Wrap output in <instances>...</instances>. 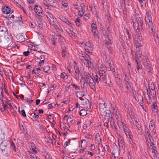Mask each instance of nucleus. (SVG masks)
Segmentation results:
<instances>
[{
  "label": "nucleus",
  "instance_id": "1",
  "mask_svg": "<svg viewBox=\"0 0 159 159\" xmlns=\"http://www.w3.org/2000/svg\"><path fill=\"white\" fill-rule=\"evenodd\" d=\"M93 77L94 80L97 83L100 82L107 84L108 78L106 68L104 67L99 68L98 72L94 75Z\"/></svg>",
  "mask_w": 159,
  "mask_h": 159
},
{
  "label": "nucleus",
  "instance_id": "2",
  "mask_svg": "<svg viewBox=\"0 0 159 159\" xmlns=\"http://www.w3.org/2000/svg\"><path fill=\"white\" fill-rule=\"evenodd\" d=\"M90 88L93 90L96 89L94 81L91 75L89 72H85L84 76Z\"/></svg>",
  "mask_w": 159,
  "mask_h": 159
},
{
  "label": "nucleus",
  "instance_id": "3",
  "mask_svg": "<svg viewBox=\"0 0 159 159\" xmlns=\"http://www.w3.org/2000/svg\"><path fill=\"white\" fill-rule=\"evenodd\" d=\"M2 153L5 156H7L10 152L9 148L7 146L6 141H2L0 145Z\"/></svg>",
  "mask_w": 159,
  "mask_h": 159
},
{
  "label": "nucleus",
  "instance_id": "4",
  "mask_svg": "<svg viewBox=\"0 0 159 159\" xmlns=\"http://www.w3.org/2000/svg\"><path fill=\"white\" fill-rule=\"evenodd\" d=\"M7 29L4 26H2L0 27V37H4L6 39H11L12 36L10 34L8 35V37L7 36V34H8Z\"/></svg>",
  "mask_w": 159,
  "mask_h": 159
},
{
  "label": "nucleus",
  "instance_id": "5",
  "mask_svg": "<svg viewBox=\"0 0 159 159\" xmlns=\"http://www.w3.org/2000/svg\"><path fill=\"white\" fill-rule=\"evenodd\" d=\"M43 3L49 9V7L48 5L52 6L56 8H57L58 4L55 0H44Z\"/></svg>",
  "mask_w": 159,
  "mask_h": 159
},
{
  "label": "nucleus",
  "instance_id": "6",
  "mask_svg": "<svg viewBox=\"0 0 159 159\" xmlns=\"http://www.w3.org/2000/svg\"><path fill=\"white\" fill-rule=\"evenodd\" d=\"M148 15H147V18L145 17V21L146 24V28L148 30L149 32L151 31L152 32H154L155 30L154 26L152 25V23L151 21H150V19L148 18Z\"/></svg>",
  "mask_w": 159,
  "mask_h": 159
},
{
  "label": "nucleus",
  "instance_id": "7",
  "mask_svg": "<svg viewBox=\"0 0 159 159\" xmlns=\"http://www.w3.org/2000/svg\"><path fill=\"white\" fill-rule=\"evenodd\" d=\"M144 134L145 136V138L147 141L148 142H150L151 144L153 145L154 144L152 142L151 140V138H152V136L150 134L149 132V130L148 129V128L146 127L145 128V131L144 133Z\"/></svg>",
  "mask_w": 159,
  "mask_h": 159
},
{
  "label": "nucleus",
  "instance_id": "8",
  "mask_svg": "<svg viewBox=\"0 0 159 159\" xmlns=\"http://www.w3.org/2000/svg\"><path fill=\"white\" fill-rule=\"evenodd\" d=\"M91 27L93 35L94 36L97 35L98 34V31L96 24L93 23H92L91 25Z\"/></svg>",
  "mask_w": 159,
  "mask_h": 159
},
{
  "label": "nucleus",
  "instance_id": "9",
  "mask_svg": "<svg viewBox=\"0 0 159 159\" xmlns=\"http://www.w3.org/2000/svg\"><path fill=\"white\" fill-rule=\"evenodd\" d=\"M34 11L37 15L41 16L42 15V10L40 6H35L34 7Z\"/></svg>",
  "mask_w": 159,
  "mask_h": 159
},
{
  "label": "nucleus",
  "instance_id": "10",
  "mask_svg": "<svg viewBox=\"0 0 159 159\" xmlns=\"http://www.w3.org/2000/svg\"><path fill=\"white\" fill-rule=\"evenodd\" d=\"M133 27L136 33L139 34L140 32V29L139 23L137 21L133 22Z\"/></svg>",
  "mask_w": 159,
  "mask_h": 159
},
{
  "label": "nucleus",
  "instance_id": "11",
  "mask_svg": "<svg viewBox=\"0 0 159 159\" xmlns=\"http://www.w3.org/2000/svg\"><path fill=\"white\" fill-rule=\"evenodd\" d=\"M81 81H83V84L81 85V87L84 89H86L87 88L88 84L87 83V82L85 80L84 77L83 76H82L81 77Z\"/></svg>",
  "mask_w": 159,
  "mask_h": 159
},
{
  "label": "nucleus",
  "instance_id": "12",
  "mask_svg": "<svg viewBox=\"0 0 159 159\" xmlns=\"http://www.w3.org/2000/svg\"><path fill=\"white\" fill-rule=\"evenodd\" d=\"M138 57V55L135 53V56H134V57L135 58L134 60L137 65V69L138 70L141 69L142 66L140 65V62H139V60Z\"/></svg>",
  "mask_w": 159,
  "mask_h": 159
},
{
  "label": "nucleus",
  "instance_id": "13",
  "mask_svg": "<svg viewBox=\"0 0 159 159\" xmlns=\"http://www.w3.org/2000/svg\"><path fill=\"white\" fill-rule=\"evenodd\" d=\"M100 102L99 103V109L100 111H104V109L106 108L105 102L103 100L101 99Z\"/></svg>",
  "mask_w": 159,
  "mask_h": 159
},
{
  "label": "nucleus",
  "instance_id": "14",
  "mask_svg": "<svg viewBox=\"0 0 159 159\" xmlns=\"http://www.w3.org/2000/svg\"><path fill=\"white\" fill-rule=\"evenodd\" d=\"M26 36L24 34H21L17 35H16V38H17L18 42H24L25 40V36Z\"/></svg>",
  "mask_w": 159,
  "mask_h": 159
},
{
  "label": "nucleus",
  "instance_id": "15",
  "mask_svg": "<svg viewBox=\"0 0 159 159\" xmlns=\"http://www.w3.org/2000/svg\"><path fill=\"white\" fill-rule=\"evenodd\" d=\"M2 11L4 14H8L11 11V8L8 6H5L2 7Z\"/></svg>",
  "mask_w": 159,
  "mask_h": 159
},
{
  "label": "nucleus",
  "instance_id": "16",
  "mask_svg": "<svg viewBox=\"0 0 159 159\" xmlns=\"http://www.w3.org/2000/svg\"><path fill=\"white\" fill-rule=\"evenodd\" d=\"M138 101L139 102L140 105L142 107V108L144 109V107L143 106V104L144 102L143 100V97L141 95H138Z\"/></svg>",
  "mask_w": 159,
  "mask_h": 159
},
{
  "label": "nucleus",
  "instance_id": "17",
  "mask_svg": "<svg viewBox=\"0 0 159 159\" xmlns=\"http://www.w3.org/2000/svg\"><path fill=\"white\" fill-rule=\"evenodd\" d=\"M92 5V7L91 9V11L93 10L92 13L94 15H98V7L97 6H95L94 4Z\"/></svg>",
  "mask_w": 159,
  "mask_h": 159
},
{
  "label": "nucleus",
  "instance_id": "18",
  "mask_svg": "<svg viewBox=\"0 0 159 159\" xmlns=\"http://www.w3.org/2000/svg\"><path fill=\"white\" fill-rule=\"evenodd\" d=\"M87 67H88L89 69H91V67L93 65V63L91 62L90 60H88L84 61L83 63Z\"/></svg>",
  "mask_w": 159,
  "mask_h": 159
},
{
  "label": "nucleus",
  "instance_id": "19",
  "mask_svg": "<svg viewBox=\"0 0 159 159\" xmlns=\"http://www.w3.org/2000/svg\"><path fill=\"white\" fill-rule=\"evenodd\" d=\"M118 141L119 149L122 150L124 146V142L123 141V139H118Z\"/></svg>",
  "mask_w": 159,
  "mask_h": 159
},
{
  "label": "nucleus",
  "instance_id": "20",
  "mask_svg": "<svg viewBox=\"0 0 159 159\" xmlns=\"http://www.w3.org/2000/svg\"><path fill=\"white\" fill-rule=\"evenodd\" d=\"M103 39L104 40V42L105 45H108L111 44V40L108 36L105 38H103Z\"/></svg>",
  "mask_w": 159,
  "mask_h": 159
},
{
  "label": "nucleus",
  "instance_id": "21",
  "mask_svg": "<svg viewBox=\"0 0 159 159\" xmlns=\"http://www.w3.org/2000/svg\"><path fill=\"white\" fill-rule=\"evenodd\" d=\"M125 81V84L126 85V88L127 89H130L131 88V83L130 81V79H126L125 80H124Z\"/></svg>",
  "mask_w": 159,
  "mask_h": 159
},
{
  "label": "nucleus",
  "instance_id": "22",
  "mask_svg": "<svg viewBox=\"0 0 159 159\" xmlns=\"http://www.w3.org/2000/svg\"><path fill=\"white\" fill-rule=\"evenodd\" d=\"M138 20L139 22L140 25L141 26V29L142 31H143V20L144 18L142 17H139Z\"/></svg>",
  "mask_w": 159,
  "mask_h": 159
},
{
  "label": "nucleus",
  "instance_id": "23",
  "mask_svg": "<svg viewBox=\"0 0 159 159\" xmlns=\"http://www.w3.org/2000/svg\"><path fill=\"white\" fill-rule=\"evenodd\" d=\"M150 151L152 152V155L153 157L154 158H157V151L156 150V149L154 148L153 147H152V148L150 149Z\"/></svg>",
  "mask_w": 159,
  "mask_h": 159
},
{
  "label": "nucleus",
  "instance_id": "24",
  "mask_svg": "<svg viewBox=\"0 0 159 159\" xmlns=\"http://www.w3.org/2000/svg\"><path fill=\"white\" fill-rule=\"evenodd\" d=\"M148 61L149 60L148 59H146V62L145 63L144 65H145L146 68L149 70L148 71L150 72L151 68V64L148 62Z\"/></svg>",
  "mask_w": 159,
  "mask_h": 159
},
{
  "label": "nucleus",
  "instance_id": "25",
  "mask_svg": "<svg viewBox=\"0 0 159 159\" xmlns=\"http://www.w3.org/2000/svg\"><path fill=\"white\" fill-rule=\"evenodd\" d=\"M117 83L120 90L121 92H122L124 90L123 86L120 78H119V80L117 81Z\"/></svg>",
  "mask_w": 159,
  "mask_h": 159
},
{
  "label": "nucleus",
  "instance_id": "26",
  "mask_svg": "<svg viewBox=\"0 0 159 159\" xmlns=\"http://www.w3.org/2000/svg\"><path fill=\"white\" fill-rule=\"evenodd\" d=\"M152 111L153 112L156 113L157 111V104L156 102H154L152 106Z\"/></svg>",
  "mask_w": 159,
  "mask_h": 159
},
{
  "label": "nucleus",
  "instance_id": "27",
  "mask_svg": "<svg viewBox=\"0 0 159 159\" xmlns=\"http://www.w3.org/2000/svg\"><path fill=\"white\" fill-rule=\"evenodd\" d=\"M149 128L150 130L152 131H153L155 128V125L154 122H153V120H151L150 121V123L149 125Z\"/></svg>",
  "mask_w": 159,
  "mask_h": 159
},
{
  "label": "nucleus",
  "instance_id": "28",
  "mask_svg": "<svg viewBox=\"0 0 159 159\" xmlns=\"http://www.w3.org/2000/svg\"><path fill=\"white\" fill-rule=\"evenodd\" d=\"M116 118L117 120L118 123L122 121L121 116L119 113L116 112Z\"/></svg>",
  "mask_w": 159,
  "mask_h": 159
},
{
  "label": "nucleus",
  "instance_id": "29",
  "mask_svg": "<svg viewBox=\"0 0 159 159\" xmlns=\"http://www.w3.org/2000/svg\"><path fill=\"white\" fill-rule=\"evenodd\" d=\"M62 55L63 57H65L66 56L67 52L66 50V48L64 46L62 47Z\"/></svg>",
  "mask_w": 159,
  "mask_h": 159
},
{
  "label": "nucleus",
  "instance_id": "30",
  "mask_svg": "<svg viewBox=\"0 0 159 159\" xmlns=\"http://www.w3.org/2000/svg\"><path fill=\"white\" fill-rule=\"evenodd\" d=\"M46 15L47 18L49 20V21L52 20V19L54 18L53 15L49 12H47L46 14Z\"/></svg>",
  "mask_w": 159,
  "mask_h": 159
},
{
  "label": "nucleus",
  "instance_id": "31",
  "mask_svg": "<svg viewBox=\"0 0 159 159\" xmlns=\"http://www.w3.org/2000/svg\"><path fill=\"white\" fill-rule=\"evenodd\" d=\"M134 43L136 45L137 48H139L140 47H142L143 45L141 42L139 41V42L137 40L134 41Z\"/></svg>",
  "mask_w": 159,
  "mask_h": 159
},
{
  "label": "nucleus",
  "instance_id": "32",
  "mask_svg": "<svg viewBox=\"0 0 159 159\" xmlns=\"http://www.w3.org/2000/svg\"><path fill=\"white\" fill-rule=\"evenodd\" d=\"M110 124L111 127L114 129V131H116L117 128L116 126L115 121H111L110 122Z\"/></svg>",
  "mask_w": 159,
  "mask_h": 159
},
{
  "label": "nucleus",
  "instance_id": "33",
  "mask_svg": "<svg viewBox=\"0 0 159 159\" xmlns=\"http://www.w3.org/2000/svg\"><path fill=\"white\" fill-rule=\"evenodd\" d=\"M80 17H77L75 20V23L76 26L78 27H80L81 25V23L80 22Z\"/></svg>",
  "mask_w": 159,
  "mask_h": 159
},
{
  "label": "nucleus",
  "instance_id": "34",
  "mask_svg": "<svg viewBox=\"0 0 159 159\" xmlns=\"http://www.w3.org/2000/svg\"><path fill=\"white\" fill-rule=\"evenodd\" d=\"M36 113L37 114H38L37 111H36V109L34 111V116L33 117V120L34 121L38 119V118L39 117V114H36Z\"/></svg>",
  "mask_w": 159,
  "mask_h": 159
},
{
  "label": "nucleus",
  "instance_id": "35",
  "mask_svg": "<svg viewBox=\"0 0 159 159\" xmlns=\"http://www.w3.org/2000/svg\"><path fill=\"white\" fill-rule=\"evenodd\" d=\"M49 21L51 24L53 26L58 22L56 20V18H55L52 19L50 20Z\"/></svg>",
  "mask_w": 159,
  "mask_h": 159
},
{
  "label": "nucleus",
  "instance_id": "36",
  "mask_svg": "<svg viewBox=\"0 0 159 159\" xmlns=\"http://www.w3.org/2000/svg\"><path fill=\"white\" fill-rule=\"evenodd\" d=\"M11 148L13 150H14L15 152L16 151V147L15 146V143L12 142H10Z\"/></svg>",
  "mask_w": 159,
  "mask_h": 159
},
{
  "label": "nucleus",
  "instance_id": "37",
  "mask_svg": "<svg viewBox=\"0 0 159 159\" xmlns=\"http://www.w3.org/2000/svg\"><path fill=\"white\" fill-rule=\"evenodd\" d=\"M92 47H90L89 46H86L85 47V49L87 52H89L90 53H91V51L92 50Z\"/></svg>",
  "mask_w": 159,
  "mask_h": 159
},
{
  "label": "nucleus",
  "instance_id": "38",
  "mask_svg": "<svg viewBox=\"0 0 159 159\" xmlns=\"http://www.w3.org/2000/svg\"><path fill=\"white\" fill-rule=\"evenodd\" d=\"M87 114L86 111L85 109H82L80 111V115L82 116H86Z\"/></svg>",
  "mask_w": 159,
  "mask_h": 159
},
{
  "label": "nucleus",
  "instance_id": "39",
  "mask_svg": "<svg viewBox=\"0 0 159 159\" xmlns=\"http://www.w3.org/2000/svg\"><path fill=\"white\" fill-rule=\"evenodd\" d=\"M80 99L81 100V103L83 105H85L87 104V100L88 101L89 100L85 98L84 99L82 97L80 98Z\"/></svg>",
  "mask_w": 159,
  "mask_h": 159
},
{
  "label": "nucleus",
  "instance_id": "40",
  "mask_svg": "<svg viewBox=\"0 0 159 159\" xmlns=\"http://www.w3.org/2000/svg\"><path fill=\"white\" fill-rule=\"evenodd\" d=\"M5 135L4 134H0V142L1 141H5L7 142V141L5 140Z\"/></svg>",
  "mask_w": 159,
  "mask_h": 159
},
{
  "label": "nucleus",
  "instance_id": "41",
  "mask_svg": "<svg viewBox=\"0 0 159 159\" xmlns=\"http://www.w3.org/2000/svg\"><path fill=\"white\" fill-rule=\"evenodd\" d=\"M53 26L55 28L57 29L58 30L60 31L62 30V28L61 27L58 22L57 23V24H56V25H54Z\"/></svg>",
  "mask_w": 159,
  "mask_h": 159
},
{
  "label": "nucleus",
  "instance_id": "42",
  "mask_svg": "<svg viewBox=\"0 0 159 159\" xmlns=\"http://www.w3.org/2000/svg\"><path fill=\"white\" fill-rule=\"evenodd\" d=\"M95 143L98 145L100 144L102 142L101 138H95Z\"/></svg>",
  "mask_w": 159,
  "mask_h": 159
},
{
  "label": "nucleus",
  "instance_id": "43",
  "mask_svg": "<svg viewBox=\"0 0 159 159\" xmlns=\"http://www.w3.org/2000/svg\"><path fill=\"white\" fill-rule=\"evenodd\" d=\"M118 125L120 129L121 128L123 129L124 127V126L126 124L125 123H124L123 122L121 121L120 122H118Z\"/></svg>",
  "mask_w": 159,
  "mask_h": 159
},
{
  "label": "nucleus",
  "instance_id": "44",
  "mask_svg": "<svg viewBox=\"0 0 159 159\" xmlns=\"http://www.w3.org/2000/svg\"><path fill=\"white\" fill-rule=\"evenodd\" d=\"M140 2V4H141L142 7H143V6H146V1L145 0H138Z\"/></svg>",
  "mask_w": 159,
  "mask_h": 159
},
{
  "label": "nucleus",
  "instance_id": "45",
  "mask_svg": "<svg viewBox=\"0 0 159 159\" xmlns=\"http://www.w3.org/2000/svg\"><path fill=\"white\" fill-rule=\"evenodd\" d=\"M59 18L60 19L64 22L66 23L67 19L65 17L63 16H59Z\"/></svg>",
  "mask_w": 159,
  "mask_h": 159
},
{
  "label": "nucleus",
  "instance_id": "46",
  "mask_svg": "<svg viewBox=\"0 0 159 159\" xmlns=\"http://www.w3.org/2000/svg\"><path fill=\"white\" fill-rule=\"evenodd\" d=\"M2 102L3 103V104L2 105L3 107L5 109H7L8 107L7 104V102L5 101H3Z\"/></svg>",
  "mask_w": 159,
  "mask_h": 159
},
{
  "label": "nucleus",
  "instance_id": "47",
  "mask_svg": "<svg viewBox=\"0 0 159 159\" xmlns=\"http://www.w3.org/2000/svg\"><path fill=\"white\" fill-rule=\"evenodd\" d=\"M50 69V68L49 66H44L43 67V70L45 73H47Z\"/></svg>",
  "mask_w": 159,
  "mask_h": 159
},
{
  "label": "nucleus",
  "instance_id": "48",
  "mask_svg": "<svg viewBox=\"0 0 159 159\" xmlns=\"http://www.w3.org/2000/svg\"><path fill=\"white\" fill-rule=\"evenodd\" d=\"M102 33L103 35V36L102 37L103 39V38H105L108 36V34L105 31L103 30Z\"/></svg>",
  "mask_w": 159,
  "mask_h": 159
},
{
  "label": "nucleus",
  "instance_id": "49",
  "mask_svg": "<svg viewBox=\"0 0 159 159\" xmlns=\"http://www.w3.org/2000/svg\"><path fill=\"white\" fill-rule=\"evenodd\" d=\"M105 116H108L109 117L112 116L111 115V111L109 110H107L105 111Z\"/></svg>",
  "mask_w": 159,
  "mask_h": 159
},
{
  "label": "nucleus",
  "instance_id": "50",
  "mask_svg": "<svg viewBox=\"0 0 159 159\" xmlns=\"http://www.w3.org/2000/svg\"><path fill=\"white\" fill-rule=\"evenodd\" d=\"M124 131L127 136H128V135H129V134H131V132L129 129Z\"/></svg>",
  "mask_w": 159,
  "mask_h": 159
},
{
  "label": "nucleus",
  "instance_id": "51",
  "mask_svg": "<svg viewBox=\"0 0 159 159\" xmlns=\"http://www.w3.org/2000/svg\"><path fill=\"white\" fill-rule=\"evenodd\" d=\"M79 11V15L80 16L82 17L84 13V11H81V9L78 10Z\"/></svg>",
  "mask_w": 159,
  "mask_h": 159
},
{
  "label": "nucleus",
  "instance_id": "52",
  "mask_svg": "<svg viewBox=\"0 0 159 159\" xmlns=\"http://www.w3.org/2000/svg\"><path fill=\"white\" fill-rule=\"evenodd\" d=\"M131 20L133 22L137 21L135 18V16L134 15H132Z\"/></svg>",
  "mask_w": 159,
  "mask_h": 159
},
{
  "label": "nucleus",
  "instance_id": "53",
  "mask_svg": "<svg viewBox=\"0 0 159 159\" xmlns=\"http://www.w3.org/2000/svg\"><path fill=\"white\" fill-rule=\"evenodd\" d=\"M74 69L75 70V73H80V71L79 70L78 67L76 66H75L74 67Z\"/></svg>",
  "mask_w": 159,
  "mask_h": 159
},
{
  "label": "nucleus",
  "instance_id": "54",
  "mask_svg": "<svg viewBox=\"0 0 159 159\" xmlns=\"http://www.w3.org/2000/svg\"><path fill=\"white\" fill-rule=\"evenodd\" d=\"M55 34L57 36H58V37H59L60 40H62V37L60 34H59L58 32L56 31V32L55 33Z\"/></svg>",
  "mask_w": 159,
  "mask_h": 159
},
{
  "label": "nucleus",
  "instance_id": "55",
  "mask_svg": "<svg viewBox=\"0 0 159 159\" xmlns=\"http://www.w3.org/2000/svg\"><path fill=\"white\" fill-rule=\"evenodd\" d=\"M151 93L152 96L153 98H155L156 95L155 91L154 90H152V91H151Z\"/></svg>",
  "mask_w": 159,
  "mask_h": 159
},
{
  "label": "nucleus",
  "instance_id": "56",
  "mask_svg": "<svg viewBox=\"0 0 159 159\" xmlns=\"http://www.w3.org/2000/svg\"><path fill=\"white\" fill-rule=\"evenodd\" d=\"M126 33L128 35V39L129 40L130 39V34L129 33V30H128L127 28H126Z\"/></svg>",
  "mask_w": 159,
  "mask_h": 159
},
{
  "label": "nucleus",
  "instance_id": "57",
  "mask_svg": "<svg viewBox=\"0 0 159 159\" xmlns=\"http://www.w3.org/2000/svg\"><path fill=\"white\" fill-rule=\"evenodd\" d=\"M84 5L83 3H81L80 4V9H81V11H84Z\"/></svg>",
  "mask_w": 159,
  "mask_h": 159
},
{
  "label": "nucleus",
  "instance_id": "58",
  "mask_svg": "<svg viewBox=\"0 0 159 159\" xmlns=\"http://www.w3.org/2000/svg\"><path fill=\"white\" fill-rule=\"evenodd\" d=\"M137 35H138V39L139 40V41L141 42V41L142 40V37L140 35V32L139 33V34H138L137 33H136Z\"/></svg>",
  "mask_w": 159,
  "mask_h": 159
},
{
  "label": "nucleus",
  "instance_id": "59",
  "mask_svg": "<svg viewBox=\"0 0 159 159\" xmlns=\"http://www.w3.org/2000/svg\"><path fill=\"white\" fill-rule=\"evenodd\" d=\"M80 73H75L74 74L75 78L77 80H78L79 79Z\"/></svg>",
  "mask_w": 159,
  "mask_h": 159
},
{
  "label": "nucleus",
  "instance_id": "60",
  "mask_svg": "<svg viewBox=\"0 0 159 159\" xmlns=\"http://www.w3.org/2000/svg\"><path fill=\"white\" fill-rule=\"evenodd\" d=\"M30 157L31 159H34L36 157V156L33 153H30Z\"/></svg>",
  "mask_w": 159,
  "mask_h": 159
},
{
  "label": "nucleus",
  "instance_id": "61",
  "mask_svg": "<svg viewBox=\"0 0 159 159\" xmlns=\"http://www.w3.org/2000/svg\"><path fill=\"white\" fill-rule=\"evenodd\" d=\"M25 100L27 102H29V103H31L33 102V100H28V98L27 97H26L25 98Z\"/></svg>",
  "mask_w": 159,
  "mask_h": 159
},
{
  "label": "nucleus",
  "instance_id": "62",
  "mask_svg": "<svg viewBox=\"0 0 159 159\" xmlns=\"http://www.w3.org/2000/svg\"><path fill=\"white\" fill-rule=\"evenodd\" d=\"M35 70L34 69L32 71V73L33 74H34L35 75V76L37 78L39 75V74L38 73H36L35 72Z\"/></svg>",
  "mask_w": 159,
  "mask_h": 159
},
{
  "label": "nucleus",
  "instance_id": "63",
  "mask_svg": "<svg viewBox=\"0 0 159 159\" xmlns=\"http://www.w3.org/2000/svg\"><path fill=\"white\" fill-rule=\"evenodd\" d=\"M30 26L32 28H34L35 26V23H33L32 22H30L29 24Z\"/></svg>",
  "mask_w": 159,
  "mask_h": 159
},
{
  "label": "nucleus",
  "instance_id": "64",
  "mask_svg": "<svg viewBox=\"0 0 159 159\" xmlns=\"http://www.w3.org/2000/svg\"><path fill=\"white\" fill-rule=\"evenodd\" d=\"M46 158L47 159H52V157L48 153L47 154V155L46 156Z\"/></svg>",
  "mask_w": 159,
  "mask_h": 159
}]
</instances>
